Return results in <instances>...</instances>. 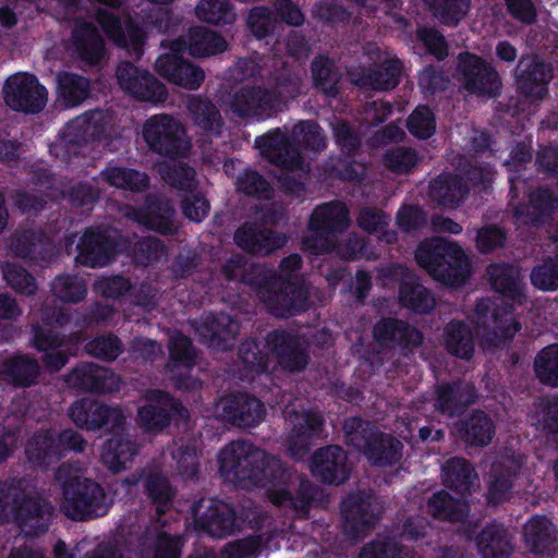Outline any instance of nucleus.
<instances>
[{
    "label": "nucleus",
    "mask_w": 558,
    "mask_h": 558,
    "mask_svg": "<svg viewBox=\"0 0 558 558\" xmlns=\"http://www.w3.org/2000/svg\"><path fill=\"white\" fill-rule=\"evenodd\" d=\"M221 476L239 486L269 487V501L300 520L308 519L311 510L322 493L318 485L303 480L292 492L279 486L286 477V469L280 459L268 454L246 440H235L226 445L218 456Z\"/></svg>",
    "instance_id": "obj_1"
},
{
    "label": "nucleus",
    "mask_w": 558,
    "mask_h": 558,
    "mask_svg": "<svg viewBox=\"0 0 558 558\" xmlns=\"http://www.w3.org/2000/svg\"><path fill=\"white\" fill-rule=\"evenodd\" d=\"M301 94L299 75L286 63L270 72L266 85L245 84L230 94L229 108L236 117L265 121L283 112Z\"/></svg>",
    "instance_id": "obj_2"
},
{
    "label": "nucleus",
    "mask_w": 558,
    "mask_h": 558,
    "mask_svg": "<svg viewBox=\"0 0 558 558\" xmlns=\"http://www.w3.org/2000/svg\"><path fill=\"white\" fill-rule=\"evenodd\" d=\"M53 512L52 504L32 490L27 478L0 480V522H13L25 536L36 537L49 530Z\"/></svg>",
    "instance_id": "obj_3"
},
{
    "label": "nucleus",
    "mask_w": 558,
    "mask_h": 558,
    "mask_svg": "<svg viewBox=\"0 0 558 558\" xmlns=\"http://www.w3.org/2000/svg\"><path fill=\"white\" fill-rule=\"evenodd\" d=\"M415 260L435 280L449 287H461L471 276V262L463 248L445 238L437 236L420 243Z\"/></svg>",
    "instance_id": "obj_4"
},
{
    "label": "nucleus",
    "mask_w": 558,
    "mask_h": 558,
    "mask_svg": "<svg viewBox=\"0 0 558 558\" xmlns=\"http://www.w3.org/2000/svg\"><path fill=\"white\" fill-rule=\"evenodd\" d=\"M348 446L362 452L376 466H391L402 457L403 445L395 436L379 430L375 423L360 416L347 417L343 422Z\"/></svg>",
    "instance_id": "obj_5"
},
{
    "label": "nucleus",
    "mask_w": 558,
    "mask_h": 558,
    "mask_svg": "<svg viewBox=\"0 0 558 558\" xmlns=\"http://www.w3.org/2000/svg\"><path fill=\"white\" fill-rule=\"evenodd\" d=\"M258 284L257 293L268 312L278 318L298 316L310 308V289L304 277L284 279L275 270H266Z\"/></svg>",
    "instance_id": "obj_6"
},
{
    "label": "nucleus",
    "mask_w": 558,
    "mask_h": 558,
    "mask_svg": "<svg viewBox=\"0 0 558 558\" xmlns=\"http://www.w3.org/2000/svg\"><path fill=\"white\" fill-rule=\"evenodd\" d=\"M349 226L350 213L343 202L323 203L310 216L307 227L313 233L303 238L302 247L313 255L330 254L335 239Z\"/></svg>",
    "instance_id": "obj_7"
},
{
    "label": "nucleus",
    "mask_w": 558,
    "mask_h": 558,
    "mask_svg": "<svg viewBox=\"0 0 558 558\" xmlns=\"http://www.w3.org/2000/svg\"><path fill=\"white\" fill-rule=\"evenodd\" d=\"M61 511L72 521H88L109 512L111 502L97 482L80 476L66 478L62 484Z\"/></svg>",
    "instance_id": "obj_8"
},
{
    "label": "nucleus",
    "mask_w": 558,
    "mask_h": 558,
    "mask_svg": "<svg viewBox=\"0 0 558 558\" xmlns=\"http://www.w3.org/2000/svg\"><path fill=\"white\" fill-rule=\"evenodd\" d=\"M191 511L196 529L216 538L231 535L246 523L252 525L253 521L257 522L256 515H253V519L242 518L232 505L216 498H201L194 501Z\"/></svg>",
    "instance_id": "obj_9"
},
{
    "label": "nucleus",
    "mask_w": 558,
    "mask_h": 558,
    "mask_svg": "<svg viewBox=\"0 0 558 558\" xmlns=\"http://www.w3.org/2000/svg\"><path fill=\"white\" fill-rule=\"evenodd\" d=\"M456 75L470 94L489 98L500 94L499 73L492 63L476 53L463 51L458 54Z\"/></svg>",
    "instance_id": "obj_10"
},
{
    "label": "nucleus",
    "mask_w": 558,
    "mask_h": 558,
    "mask_svg": "<svg viewBox=\"0 0 558 558\" xmlns=\"http://www.w3.org/2000/svg\"><path fill=\"white\" fill-rule=\"evenodd\" d=\"M182 123L168 114L150 117L143 129V137L149 149L170 159L185 156L190 145L184 141Z\"/></svg>",
    "instance_id": "obj_11"
},
{
    "label": "nucleus",
    "mask_w": 558,
    "mask_h": 558,
    "mask_svg": "<svg viewBox=\"0 0 558 558\" xmlns=\"http://www.w3.org/2000/svg\"><path fill=\"white\" fill-rule=\"evenodd\" d=\"M189 410L171 393L160 389H150L146 393V403L138 408L137 421L148 433H160L173 420H186Z\"/></svg>",
    "instance_id": "obj_12"
},
{
    "label": "nucleus",
    "mask_w": 558,
    "mask_h": 558,
    "mask_svg": "<svg viewBox=\"0 0 558 558\" xmlns=\"http://www.w3.org/2000/svg\"><path fill=\"white\" fill-rule=\"evenodd\" d=\"M120 240L119 231L112 227H88L76 245L77 260L86 267H104L120 252Z\"/></svg>",
    "instance_id": "obj_13"
},
{
    "label": "nucleus",
    "mask_w": 558,
    "mask_h": 558,
    "mask_svg": "<svg viewBox=\"0 0 558 558\" xmlns=\"http://www.w3.org/2000/svg\"><path fill=\"white\" fill-rule=\"evenodd\" d=\"M3 98L14 111L36 114L46 107L48 90L35 74L17 73L7 78Z\"/></svg>",
    "instance_id": "obj_14"
},
{
    "label": "nucleus",
    "mask_w": 558,
    "mask_h": 558,
    "mask_svg": "<svg viewBox=\"0 0 558 558\" xmlns=\"http://www.w3.org/2000/svg\"><path fill=\"white\" fill-rule=\"evenodd\" d=\"M340 517L343 535L354 541L364 538L378 521L372 510V496L364 490L349 493L341 500Z\"/></svg>",
    "instance_id": "obj_15"
},
{
    "label": "nucleus",
    "mask_w": 558,
    "mask_h": 558,
    "mask_svg": "<svg viewBox=\"0 0 558 558\" xmlns=\"http://www.w3.org/2000/svg\"><path fill=\"white\" fill-rule=\"evenodd\" d=\"M72 423L81 429L94 432L102 428H121L125 423L122 411L92 398L75 400L68 410Z\"/></svg>",
    "instance_id": "obj_16"
},
{
    "label": "nucleus",
    "mask_w": 558,
    "mask_h": 558,
    "mask_svg": "<svg viewBox=\"0 0 558 558\" xmlns=\"http://www.w3.org/2000/svg\"><path fill=\"white\" fill-rule=\"evenodd\" d=\"M116 75L121 89L138 101L158 104L168 97L166 86L154 74L130 61L121 62Z\"/></svg>",
    "instance_id": "obj_17"
},
{
    "label": "nucleus",
    "mask_w": 558,
    "mask_h": 558,
    "mask_svg": "<svg viewBox=\"0 0 558 558\" xmlns=\"http://www.w3.org/2000/svg\"><path fill=\"white\" fill-rule=\"evenodd\" d=\"M217 410L222 421L239 428L255 427L266 416L264 403L255 396L242 391L221 397Z\"/></svg>",
    "instance_id": "obj_18"
},
{
    "label": "nucleus",
    "mask_w": 558,
    "mask_h": 558,
    "mask_svg": "<svg viewBox=\"0 0 558 558\" xmlns=\"http://www.w3.org/2000/svg\"><path fill=\"white\" fill-rule=\"evenodd\" d=\"M372 335L380 348H399L403 352H413L424 342V335L417 327L397 317L378 319L373 326Z\"/></svg>",
    "instance_id": "obj_19"
},
{
    "label": "nucleus",
    "mask_w": 558,
    "mask_h": 558,
    "mask_svg": "<svg viewBox=\"0 0 558 558\" xmlns=\"http://www.w3.org/2000/svg\"><path fill=\"white\" fill-rule=\"evenodd\" d=\"M266 343L283 371L298 374L307 367L308 350L298 333L286 329H274L267 335Z\"/></svg>",
    "instance_id": "obj_20"
},
{
    "label": "nucleus",
    "mask_w": 558,
    "mask_h": 558,
    "mask_svg": "<svg viewBox=\"0 0 558 558\" xmlns=\"http://www.w3.org/2000/svg\"><path fill=\"white\" fill-rule=\"evenodd\" d=\"M553 69L537 56L523 54L514 70V80L520 95L530 100H542L548 94Z\"/></svg>",
    "instance_id": "obj_21"
},
{
    "label": "nucleus",
    "mask_w": 558,
    "mask_h": 558,
    "mask_svg": "<svg viewBox=\"0 0 558 558\" xmlns=\"http://www.w3.org/2000/svg\"><path fill=\"white\" fill-rule=\"evenodd\" d=\"M476 399L477 391L473 384L460 379L442 380L434 387L433 408L441 415L459 417Z\"/></svg>",
    "instance_id": "obj_22"
},
{
    "label": "nucleus",
    "mask_w": 558,
    "mask_h": 558,
    "mask_svg": "<svg viewBox=\"0 0 558 558\" xmlns=\"http://www.w3.org/2000/svg\"><path fill=\"white\" fill-rule=\"evenodd\" d=\"M255 146L260 154L281 170H299L304 163L292 137H289L279 128L274 129L255 138Z\"/></svg>",
    "instance_id": "obj_23"
},
{
    "label": "nucleus",
    "mask_w": 558,
    "mask_h": 558,
    "mask_svg": "<svg viewBox=\"0 0 558 558\" xmlns=\"http://www.w3.org/2000/svg\"><path fill=\"white\" fill-rule=\"evenodd\" d=\"M292 427L288 434V450L296 460H302L312 450L313 442L322 438L325 420L323 415L313 410L294 412L291 416Z\"/></svg>",
    "instance_id": "obj_24"
},
{
    "label": "nucleus",
    "mask_w": 558,
    "mask_h": 558,
    "mask_svg": "<svg viewBox=\"0 0 558 558\" xmlns=\"http://www.w3.org/2000/svg\"><path fill=\"white\" fill-rule=\"evenodd\" d=\"M233 240L250 255L268 256L287 244L288 235L264 228L257 221H245L235 230Z\"/></svg>",
    "instance_id": "obj_25"
},
{
    "label": "nucleus",
    "mask_w": 558,
    "mask_h": 558,
    "mask_svg": "<svg viewBox=\"0 0 558 558\" xmlns=\"http://www.w3.org/2000/svg\"><path fill=\"white\" fill-rule=\"evenodd\" d=\"M311 473L327 485L339 486L351 475L347 452L340 446H326L317 449L311 460Z\"/></svg>",
    "instance_id": "obj_26"
},
{
    "label": "nucleus",
    "mask_w": 558,
    "mask_h": 558,
    "mask_svg": "<svg viewBox=\"0 0 558 558\" xmlns=\"http://www.w3.org/2000/svg\"><path fill=\"white\" fill-rule=\"evenodd\" d=\"M175 209L171 203L157 195L146 196L144 204L133 209L132 218L138 225L161 235H174L178 227L174 223Z\"/></svg>",
    "instance_id": "obj_27"
},
{
    "label": "nucleus",
    "mask_w": 558,
    "mask_h": 558,
    "mask_svg": "<svg viewBox=\"0 0 558 558\" xmlns=\"http://www.w3.org/2000/svg\"><path fill=\"white\" fill-rule=\"evenodd\" d=\"M76 389L95 393L114 392L120 389V377L110 368L92 362H80L68 375Z\"/></svg>",
    "instance_id": "obj_28"
},
{
    "label": "nucleus",
    "mask_w": 558,
    "mask_h": 558,
    "mask_svg": "<svg viewBox=\"0 0 558 558\" xmlns=\"http://www.w3.org/2000/svg\"><path fill=\"white\" fill-rule=\"evenodd\" d=\"M70 44L73 56L89 66L98 65L106 56L105 40L92 22H76L71 31Z\"/></svg>",
    "instance_id": "obj_29"
},
{
    "label": "nucleus",
    "mask_w": 558,
    "mask_h": 558,
    "mask_svg": "<svg viewBox=\"0 0 558 558\" xmlns=\"http://www.w3.org/2000/svg\"><path fill=\"white\" fill-rule=\"evenodd\" d=\"M155 69L168 82L190 90L198 89L205 80L202 68L175 53L159 56Z\"/></svg>",
    "instance_id": "obj_30"
},
{
    "label": "nucleus",
    "mask_w": 558,
    "mask_h": 558,
    "mask_svg": "<svg viewBox=\"0 0 558 558\" xmlns=\"http://www.w3.org/2000/svg\"><path fill=\"white\" fill-rule=\"evenodd\" d=\"M558 207V196L548 186H538L529 195L527 204L515 207L514 216L524 225L542 227L553 220Z\"/></svg>",
    "instance_id": "obj_31"
},
{
    "label": "nucleus",
    "mask_w": 558,
    "mask_h": 558,
    "mask_svg": "<svg viewBox=\"0 0 558 558\" xmlns=\"http://www.w3.org/2000/svg\"><path fill=\"white\" fill-rule=\"evenodd\" d=\"M238 330L239 324L223 312L205 314L197 327V332L208 347L221 350L233 345Z\"/></svg>",
    "instance_id": "obj_32"
},
{
    "label": "nucleus",
    "mask_w": 558,
    "mask_h": 558,
    "mask_svg": "<svg viewBox=\"0 0 558 558\" xmlns=\"http://www.w3.org/2000/svg\"><path fill=\"white\" fill-rule=\"evenodd\" d=\"M469 194V184L458 173L441 172L429 182V198L442 208H458Z\"/></svg>",
    "instance_id": "obj_33"
},
{
    "label": "nucleus",
    "mask_w": 558,
    "mask_h": 558,
    "mask_svg": "<svg viewBox=\"0 0 558 558\" xmlns=\"http://www.w3.org/2000/svg\"><path fill=\"white\" fill-rule=\"evenodd\" d=\"M475 545L482 558H510L514 550L509 530L497 521L482 527L475 537Z\"/></svg>",
    "instance_id": "obj_34"
},
{
    "label": "nucleus",
    "mask_w": 558,
    "mask_h": 558,
    "mask_svg": "<svg viewBox=\"0 0 558 558\" xmlns=\"http://www.w3.org/2000/svg\"><path fill=\"white\" fill-rule=\"evenodd\" d=\"M520 472L521 464L514 459H506L494 464L487 487V504L497 506L509 500Z\"/></svg>",
    "instance_id": "obj_35"
},
{
    "label": "nucleus",
    "mask_w": 558,
    "mask_h": 558,
    "mask_svg": "<svg viewBox=\"0 0 558 558\" xmlns=\"http://www.w3.org/2000/svg\"><path fill=\"white\" fill-rule=\"evenodd\" d=\"M186 108L195 126L207 135L219 137L225 128L220 109L208 97L192 95L186 101Z\"/></svg>",
    "instance_id": "obj_36"
},
{
    "label": "nucleus",
    "mask_w": 558,
    "mask_h": 558,
    "mask_svg": "<svg viewBox=\"0 0 558 558\" xmlns=\"http://www.w3.org/2000/svg\"><path fill=\"white\" fill-rule=\"evenodd\" d=\"M527 549L539 556H549L556 548L557 531L545 515L532 517L523 527Z\"/></svg>",
    "instance_id": "obj_37"
},
{
    "label": "nucleus",
    "mask_w": 558,
    "mask_h": 558,
    "mask_svg": "<svg viewBox=\"0 0 558 558\" xmlns=\"http://www.w3.org/2000/svg\"><path fill=\"white\" fill-rule=\"evenodd\" d=\"M445 350L454 357L470 361L475 353V332L468 323L452 318L442 333Z\"/></svg>",
    "instance_id": "obj_38"
},
{
    "label": "nucleus",
    "mask_w": 558,
    "mask_h": 558,
    "mask_svg": "<svg viewBox=\"0 0 558 558\" xmlns=\"http://www.w3.org/2000/svg\"><path fill=\"white\" fill-rule=\"evenodd\" d=\"M493 289L518 304L525 300L524 284L517 267L509 263H495L487 267Z\"/></svg>",
    "instance_id": "obj_39"
},
{
    "label": "nucleus",
    "mask_w": 558,
    "mask_h": 558,
    "mask_svg": "<svg viewBox=\"0 0 558 558\" xmlns=\"http://www.w3.org/2000/svg\"><path fill=\"white\" fill-rule=\"evenodd\" d=\"M38 360L29 354L16 353L2 363V378L16 388H29L40 375Z\"/></svg>",
    "instance_id": "obj_40"
},
{
    "label": "nucleus",
    "mask_w": 558,
    "mask_h": 558,
    "mask_svg": "<svg viewBox=\"0 0 558 558\" xmlns=\"http://www.w3.org/2000/svg\"><path fill=\"white\" fill-rule=\"evenodd\" d=\"M441 470L444 485L461 496L470 495L478 480L473 464L465 458H450Z\"/></svg>",
    "instance_id": "obj_41"
},
{
    "label": "nucleus",
    "mask_w": 558,
    "mask_h": 558,
    "mask_svg": "<svg viewBox=\"0 0 558 558\" xmlns=\"http://www.w3.org/2000/svg\"><path fill=\"white\" fill-rule=\"evenodd\" d=\"M310 71L316 90L329 98H336L340 94L342 73L331 58L316 56L311 61Z\"/></svg>",
    "instance_id": "obj_42"
},
{
    "label": "nucleus",
    "mask_w": 558,
    "mask_h": 558,
    "mask_svg": "<svg viewBox=\"0 0 558 558\" xmlns=\"http://www.w3.org/2000/svg\"><path fill=\"white\" fill-rule=\"evenodd\" d=\"M456 427L463 440L475 447L487 446L495 435L494 422L482 410H475L466 418L459 420Z\"/></svg>",
    "instance_id": "obj_43"
},
{
    "label": "nucleus",
    "mask_w": 558,
    "mask_h": 558,
    "mask_svg": "<svg viewBox=\"0 0 558 558\" xmlns=\"http://www.w3.org/2000/svg\"><path fill=\"white\" fill-rule=\"evenodd\" d=\"M427 510L437 520L463 522L469 515L470 507L463 499L456 498L442 489L429 497Z\"/></svg>",
    "instance_id": "obj_44"
},
{
    "label": "nucleus",
    "mask_w": 558,
    "mask_h": 558,
    "mask_svg": "<svg viewBox=\"0 0 558 558\" xmlns=\"http://www.w3.org/2000/svg\"><path fill=\"white\" fill-rule=\"evenodd\" d=\"M25 454L32 464L40 468L59 461L54 430L39 429L35 432L26 442Z\"/></svg>",
    "instance_id": "obj_45"
},
{
    "label": "nucleus",
    "mask_w": 558,
    "mask_h": 558,
    "mask_svg": "<svg viewBox=\"0 0 558 558\" xmlns=\"http://www.w3.org/2000/svg\"><path fill=\"white\" fill-rule=\"evenodd\" d=\"M390 216L378 208L364 206L360 209L356 217L357 227L364 232L377 235L380 242L393 244L398 240V233L388 229Z\"/></svg>",
    "instance_id": "obj_46"
},
{
    "label": "nucleus",
    "mask_w": 558,
    "mask_h": 558,
    "mask_svg": "<svg viewBox=\"0 0 558 558\" xmlns=\"http://www.w3.org/2000/svg\"><path fill=\"white\" fill-rule=\"evenodd\" d=\"M86 145L85 131L74 123H68L59 133L57 140L49 145V153L64 163L81 154Z\"/></svg>",
    "instance_id": "obj_47"
},
{
    "label": "nucleus",
    "mask_w": 558,
    "mask_h": 558,
    "mask_svg": "<svg viewBox=\"0 0 558 558\" xmlns=\"http://www.w3.org/2000/svg\"><path fill=\"white\" fill-rule=\"evenodd\" d=\"M238 356L240 362L241 379H254L255 376L267 373L269 356L255 339H246L239 344Z\"/></svg>",
    "instance_id": "obj_48"
},
{
    "label": "nucleus",
    "mask_w": 558,
    "mask_h": 558,
    "mask_svg": "<svg viewBox=\"0 0 558 558\" xmlns=\"http://www.w3.org/2000/svg\"><path fill=\"white\" fill-rule=\"evenodd\" d=\"M57 94L65 107H76L89 97L90 82L83 75L61 72L57 76Z\"/></svg>",
    "instance_id": "obj_49"
},
{
    "label": "nucleus",
    "mask_w": 558,
    "mask_h": 558,
    "mask_svg": "<svg viewBox=\"0 0 558 558\" xmlns=\"http://www.w3.org/2000/svg\"><path fill=\"white\" fill-rule=\"evenodd\" d=\"M228 43L225 37L204 26H194L189 31V53L192 57L203 58L222 53Z\"/></svg>",
    "instance_id": "obj_50"
},
{
    "label": "nucleus",
    "mask_w": 558,
    "mask_h": 558,
    "mask_svg": "<svg viewBox=\"0 0 558 558\" xmlns=\"http://www.w3.org/2000/svg\"><path fill=\"white\" fill-rule=\"evenodd\" d=\"M137 453L135 441L123 436H113L105 442L101 460L110 471L117 473L124 470Z\"/></svg>",
    "instance_id": "obj_51"
},
{
    "label": "nucleus",
    "mask_w": 558,
    "mask_h": 558,
    "mask_svg": "<svg viewBox=\"0 0 558 558\" xmlns=\"http://www.w3.org/2000/svg\"><path fill=\"white\" fill-rule=\"evenodd\" d=\"M399 304L416 314H428L435 307V299L427 288L415 280H403L399 284Z\"/></svg>",
    "instance_id": "obj_52"
},
{
    "label": "nucleus",
    "mask_w": 558,
    "mask_h": 558,
    "mask_svg": "<svg viewBox=\"0 0 558 558\" xmlns=\"http://www.w3.org/2000/svg\"><path fill=\"white\" fill-rule=\"evenodd\" d=\"M10 250L14 256L39 264L48 262V252L40 234L24 230L11 239Z\"/></svg>",
    "instance_id": "obj_53"
},
{
    "label": "nucleus",
    "mask_w": 558,
    "mask_h": 558,
    "mask_svg": "<svg viewBox=\"0 0 558 558\" xmlns=\"http://www.w3.org/2000/svg\"><path fill=\"white\" fill-rule=\"evenodd\" d=\"M100 178L110 186L141 193L148 189L149 178L146 173L126 167H107Z\"/></svg>",
    "instance_id": "obj_54"
},
{
    "label": "nucleus",
    "mask_w": 558,
    "mask_h": 558,
    "mask_svg": "<svg viewBox=\"0 0 558 558\" xmlns=\"http://www.w3.org/2000/svg\"><path fill=\"white\" fill-rule=\"evenodd\" d=\"M168 351L169 362L167 366L170 372L179 368L191 371L196 365V348L192 339L182 331H174L170 337Z\"/></svg>",
    "instance_id": "obj_55"
},
{
    "label": "nucleus",
    "mask_w": 558,
    "mask_h": 558,
    "mask_svg": "<svg viewBox=\"0 0 558 558\" xmlns=\"http://www.w3.org/2000/svg\"><path fill=\"white\" fill-rule=\"evenodd\" d=\"M402 70L403 63L399 59H387L369 69L363 76V83L375 90H390L399 84Z\"/></svg>",
    "instance_id": "obj_56"
},
{
    "label": "nucleus",
    "mask_w": 558,
    "mask_h": 558,
    "mask_svg": "<svg viewBox=\"0 0 558 558\" xmlns=\"http://www.w3.org/2000/svg\"><path fill=\"white\" fill-rule=\"evenodd\" d=\"M291 137L300 153L301 150L320 153L327 147L324 131L315 120L299 121L292 128Z\"/></svg>",
    "instance_id": "obj_57"
},
{
    "label": "nucleus",
    "mask_w": 558,
    "mask_h": 558,
    "mask_svg": "<svg viewBox=\"0 0 558 558\" xmlns=\"http://www.w3.org/2000/svg\"><path fill=\"white\" fill-rule=\"evenodd\" d=\"M144 493L156 506L157 513L163 515L166 509L172 505L177 490L165 475L150 473L144 480Z\"/></svg>",
    "instance_id": "obj_58"
},
{
    "label": "nucleus",
    "mask_w": 558,
    "mask_h": 558,
    "mask_svg": "<svg viewBox=\"0 0 558 558\" xmlns=\"http://www.w3.org/2000/svg\"><path fill=\"white\" fill-rule=\"evenodd\" d=\"M266 268L259 265H247L241 255L231 257L221 267V274L229 281H240L257 291L258 282L266 272Z\"/></svg>",
    "instance_id": "obj_59"
},
{
    "label": "nucleus",
    "mask_w": 558,
    "mask_h": 558,
    "mask_svg": "<svg viewBox=\"0 0 558 558\" xmlns=\"http://www.w3.org/2000/svg\"><path fill=\"white\" fill-rule=\"evenodd\" d=\"M533 368L539 383L558 388V343L544 347L536 354Z\"/></svg>",
    "instance_id": "obj_60"
},
{
    "label": "nucleus",
    "mask_w": 558,
    "mask_h": 558,
    "mask_svg": "<svg viewBox=\"0 0 558 558\" xmlns=\"http://www.w3.org/2000/svg\"><path fill=\"white\" fill-rule=\"evenodd\" d=\"M51 291L60 301L77 304L85 299L87 286L85 280L77 275L61 274L52 280Z\"/></svg>",
    "instance_id": "obj_61"
},
{
    "label": "nucleus",
    "mask_w": 558,
    "mask_h": 558,
    "mask_svg": "<svg viewBox=\"0 0 558 558\" xmlns=\"http://www.w3.org/2000/svg\"><path fill=\"white\" fill-rule=\"evenodd\" d=\"M433 15L444 25L454 27L468 14L470 0H424Z\"/></svg>",
    "instance_id": "obj_62"
},
{
    "label": "nucleus",
    "mask_w": 558,
    "mask_h": 558,
    "mask_svg": "<svg viewBox=\"0 0 558 558\" xmlns=\"http://www.w3.org/2000/svg\"><path fill=\"white\" fill-rule=\"evenodd\" d=\"M331 253H335L344 262H354L363 258L371 260L376 258L369 244L355 232L350 233L342 241H337L336 238L335 248H332Z\"/></svg>",
    "instance_id": "obj_63"
},
{
    "label": "nucleus",
    "mask_w": 558,
    "mask_h": 558,
    "mask_svg": "<svg viewBox=\"0 0 558 558\" xmlns=\"http://www.w3.org/2000/svg\"><path fill=\"white\" fill-rule=\"evenodd\" d=\"M197 17L208 24L227 25L235 20V13L229 0H202L196 7Z\"/></svg>",
    "instance_id": "obj_64"
}]
</instances>
